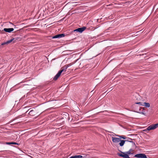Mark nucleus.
<instances>
[{"label": "nucleus", "mask_w": 158, "mask_h": 158, "mask_svg": "<svg viewBox=\"0 0 158 158\" xmlns=\"http://www.w3.org/2000/svg\"><path fill=\"white\" fill-rule=\"evenodd\" d=\"M158 127V123L150 125L147 128V129L148 131H149L152 130H154Z\"/></svg>", "instance_id": "1"}, {"label": "nucleus", "mask_w": 158, "mask_h": 158, "mask_svg": "<svg viewBox=\"0 0 158 158\" xmlns=\"http://www.w3.org/2000/svg\"><path fill=\"white\" fill-rule=\"evenodd\" d=\"M134 157L137 158H148L146 155L143 153H140L136 154Z\"/></svg>", "instance_id": "2"}, {"label": "nucleus", "mask_w": 158, "mask_h": 158, "mask_svg": "<svg viewBox=\"0 0 158 158\" xmlns=\"http://www.w3.org/2000/svg\"><path fill=\"white\" fill-rule=\"evenodd\" d=\"M122 154L120 153H118V155L120 156L123 157L124 158H129V156L127 153H125L124 152H122Z\"/></svg>", "instance_id": "3"}, {"label": "nucleus", "mask_w": 158, "mask_h": 158, "mask_svg": "<svg viewBox=\"0 0 158 158\" xmlns=\"http://www.w3.org/2000/svg\"><path fill=\"white\" fill-rule=\"evenodd\" d=\"M86 27H83L82 28H79L75 30L74 31H77L79 32L80 33H82L83 31H84L86 29Z\"/></svg>", "instance_id": "4"}, {"label": "nucleus", "mask_w": 158, "mask_h": 158, "mask_svg": "<svg viewBox=\"0 0 158 158\" xmlns=\"http://www.w3.org/2000/svg\"><path fill=\"white\" fill-rule=\"evenodd\" d=\"M65 36V34H59L57 35H56L54 36H53L52 37V39H55L57 38H61L63 37H64Z\"/></svg>", "instance_id": "5"}, {"label": "nucleus", "mask_w": 158, "mask_h": 158, "mask_svg": "<svg viewBox=\"0 0 158 158\" xmlns=\"http://www.w3.org/2000/svg\"><path fill=\"white\" fill-rule=\"evenodd\" d=\"M61 71H59L57 73V74L53 78V80H57L59 77L60 76L61 74L62 73Z\"/></svg>", "instance_id": "6"}, {"label": "nucleus", "mask_w": 158, "mask_h": 158, "mask_svg": "<svg viewBox=\"0 0 158 158\" xmlns=\"http://www.w3.org/2000/svg\"><path fill=\"white\" fill-rule=\"evenodd\" d=\"M112 141L114 143H118L120 141V139L118 138L112 137Z\"/></svg>", "instance_id": "7"}, {"label": "nucleus", "mask_w": 158, "mask_h": 158, "mask_svg": "<svg viewBox=\"0 0 158 158\" xmlns=\"http://www.w3.org/2000/svg\"><path fill=\"white\" fill-rule=\"evenodd\" d=\"M14 30V29L13 28H5L3 29V31H4L9 33H10L13 31Z\"/></svg>", "instance_id": "8"}, {"label": "nucleus", "mask_w": 158, "mask_h": 158, "mask_svg": "<svg viewBox=\"0 0 158 158\" xmlns=\"http://www.w3.org/2000/svg\"><path fill=\"white\" fill-rule=\"evenodd\" d=\"M14 40V38L12 39L11 40L7 41L6 42H5L2 43V45H5V44H9L12 41H13Z\"/></svg>", "instance_id": "9"}, {"label": "nucleus", "mask_w": 158, "mask_h": 158, "mask_svg": "<svg viewBox=\"0 0 158 158\" xmlns=\"http://www.w3.org/2000/svg\"><path fill=\"white\" fill-rule=\"evenodd\" d=\"M69 66L68 65H65L62 68H61V70L60 71H61L62 73L63 72H65L66 71V69L69 67Z\"/></svg>", "instance_id": "10"}, {"label": "nucleus", "mask_w": 158, "mask_h": 158, "mask_svg": "<svg viewBox=\"0 0 158 158\" xmlns=\"http://www.w3.org/2000/svg\"><path fill=\"white\" fill-rule=\"evenodd\" d=\"M36 112L33 110H31L29 113V115L32 116H34L35 115Z\"/></svg>", "instance_id": "11"}, {"label": "nucleus", "mask_w": 158, "mask_h": 158, "mask_svg": "<svg viewBox=\"0 0 158 158\" xmlns=\"http://www.w3.org/2000/svg\"><path fill=\"white\" fill-rule=\"evenodd\" d=\"M82 156L81 155H75L71 156L69 158H82Z\"/></svg>", "instance_id": "12"}, {"label": "nucleus", "mask_w": 158, "mask_h": 158, "mask_svg": "<svg viewBox=\"0 0 158 158\" xmlns=\"http://www.w3.org/2000/svg\"><path fill=\"white\" fill-rule=\"evenodd\" d=\"M127 141V140H120V142L119 143L120 146H123L124 145L125 142Z\"/></svg>", "instance_id": "13"}, {"label": "nucleus", "mask_w": 158, "mask_h": 158, "mask_svg": "<svg viewBox=\"0 0 158 158\" xmlns=\"http://www.w3.org/2000/svg\"><path fill=\"white\" fill-rule=\"evenodd\" d=\"M143 106H145L146 107H150V104L148 102H143Z\"/></svg>", "instance_id": "14"}, {"label": "nucleus", "mask_w": 158, "mask_h": 158, "mask_svg": "<svg viewBox=\"0 0 158 158\" xmlns=\"http://www.w3.org/2000/svg\"><path fill=\"white\" fill-rule=\"evenodd\" d=\"M134 152V150L132 149H131L129 151L127 152V154H131L133 153Z\"/></svg>", "instance_id": "15"}, {"label": "nucleus", "mask_w": 158, "mask_h": 158, "mask_svg": "<svg viewBox=\"0 0 158 158\" xmlns=\"http://www.w3.org/2000/svg\"><path fill=\"white\" fill-rule=\"evenodd\" d=\"M116 136H118L120 138H122L123 139H128V138L126 137L124 135H117Z\"/></svg>", "instance_id": "16"}, {"label": "nucleus", "mask_w": 158, "mask_h": 158, "mask_svg": "<svg viewBox=\"0 0 158 158\" xmlns=\"http://www.w3.org/2000/svg\"><path fill=\"white\" fill-rule=\"evenodd\" d=\"M143 102H135V104H139V105L140 106H143Z\"/></svg>", "instance_id": "17"}, {"label": "nucleus", "mask_w": 158, "mask_h": 158, "mask_svg": "<svg viewBox=\"0 0 158 158\" xmlns=\"http://www.w3.org/2000/svg\"><path fill=\"white\" fill-rule=\"evenodd\" d=\"M143 110H144V109H143V110H142V111L139 112V113L142 114H143L145 115V113H144V111H143Z\"/></svg>", "instance_id": "18"}, {"label": "nucleus", "mask_w": 158, "mask_h": 158, "mask_svg": "<svg viewBox=\"0 0 158 158\" xmlns=\"http://www.w3.org/2000/svg\"><path fill=\"white\" fill-rule=\"evenodd\" d=\"M11 144H18V143L15 142H11Z\"/></svg>", "instance_id": "19"}, {"label": "nucleus", "mask_w": 158, "mask_h": 158, "mask_svg": "<svg viewBox=\"0 0 158 158\" xmlns=\"http://www.w3.org/2000/svg\"><path fill=\"white\" fill-rule=\"evenodd\" d=\"M7 144H11V143H7Z\"/></svg>", "instance_id": "20"}, {"label": "nucleus", "mask_w": 158, "mask_h": 158, "mask_svg": "<svg viewBox=\"0 0 158 158\" xmlns=\"http://www.w3.org/2000/svg\"><path fill=\"white\" fill-rule=\"evenodd\" d=\"M21 115L19 116H18L17 118H20V117H21Z\"/></svg>", "instance_id": "21"}, {"label": "nucleus", "mask_w": 158, "mask_h": 158, "mask_svg": "<svg viewBox=\"0 0 158 158\" xmlns=\"http://www.w3.org/2000/svg\"><path fill=\"white\" fill-rule=\"evenodd\" d=\"M129 139H131L130 138H129Z\"/></svg>", "instance_id": "22"}, {"label": "nucleus", "mask_w": 158, "mask_h": 158, "mask_svg": "<svg viewBox=\"0 0 158 158\" xmlns=\"http://www.w3.org/2000/svg\"><path fill=\"white\" fill-rule=\"evenodd\" d=\"M129 139H131L130 138H129Z\"/></svg>", "instance_id": "23"}, {"label": "nucleus", "mask_w": 158, "mask_h": 158, "mask_svg": "<svg viewBox=\"0 0 158 158\" xmlns=\"http://www.w3.org/2000/svg\"><path fill=\"white\" fill-rule=\"evenodd\" d=\"M129 139H131L130 138H129Z\"/></svg>", "instance_id": "24"}]
</instances>
